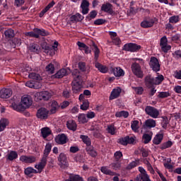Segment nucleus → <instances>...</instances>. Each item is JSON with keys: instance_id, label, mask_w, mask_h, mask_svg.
<instances>
[{"instance_id": "4c0bfd02", "label": "nucleus", "mask_w": 181, "mask_h": 181, "mask_svg": "<svg viewBox=\"0 0 181 181\" xmlns=\"http://www.w3.org/2000/svg\"><path fill=\"white\" fill-rule=\"evenodd\" d=\"M84 19V16H83L79 13H76L75 15L72 16L71 17V21H75V22H81Z\"/></svg>"}, {"instance_id": "5701e85b", "label": "nucleus", "mask_w": 181, "mask_h": 181, "mask_svg": "<svg viewBox=\"0 0 181 181\" xmlns=\"http://www.w3.org/2000/svg\"><path fill=\"white\" fill-rule=\"evenodd\" d=\"M9 125V119L6 118H2L0 119V132H3L6 129V127Z\"/></svg>"}, {"instance_id": "ddd939ff", "label": "nucleus", "mask_w": 181, "mask_h": 181, "mask_svg": "<svg viewBox=\"0 0 181 181\" xmlns=\"http://www.w3.org/2000/svg\"><path fill=\"white\" fill-rule=\"evenodd\" d=\"M57 46H59V42L55 41L52 47H45V53L49 54V56H54L56 52H57Z\"/></svg>"}, {"instance_id": "69168bd1", "label": "nucleus", "mask_w": 181, "mask_h": 181, "mask_svg": "<svg viewBox=\"0 0 181 181\" xmlns=\"http://www.w3.org/2000/svg\"><path fill=\"white\" fill-rule=\"evenodd\" d=\"M174 77L175 78H177V80H181V70L175 71L174 73Z\"/></svg>"}, {"instance_id": "473e14b6", "label": "nucleus", "mask_w": 181, "mask_h": 181, "mask_svg": "<svg viewBox=\"0 0 181 181\" xmlns=\"http://www.w3.org/2000/svg\"><path fill=\"white\" fill-rule=\"evenodd\" d=\"M60 106H59V103L57 101L54 100L51 103L50 112L51 114H56V111L59 110Z\"/></svg>"}, {"instance_id": "423d86ee", "label": "nucleus", "mask_w": 181, "mask_h": 181, "mask_svg": "<svg viewBox=\"0 0 181 181\" xmlns=\"http://www.w3.org/2000/svg\"><path fill=\"white\" fill-rule=\"evenodd\" d=\"M36 117L39 119H47L49 118V110L41 107L37 110Z\"/></svg>"}, {"instance_id": "9b49d317", "label": "nucleus", "mask_w": 181, "mask_h": 181, "mask_svg": "<svg viewBox=\"0 0 181 181\" xmlns=\"http://www.w3.org/2000/svg\"><path fill=\"white\" fill-rule=\"evenodd\" d=\"M20 161L23 163H27L30 165L36 162V156H21L20 157Z\"/></svg>"}, {"instance_id": "e2e57ef3", "label": "nucleus", "mask_w": 181, "mask_h": 181, "mask_svg": "<svg viewBox=\"0 0 181 181\" xmlns=\"http://www.w3.org/2000/svg\"><path fill=\"white\" fill-rule=\"evenodd\" d=\"M112 41V43H114V45H115L116 46H119V45H121V40L118 37L113 38Z\"/></svg>"}, {"instance_id": "0eeeda50", "label": "nucleus", "mask_w": 181, "mask_h": 181, "mask_svg": "<svg viewBox=\"0 0 181 181\" xmlns=\"http://www.w3.org/2000/svg\"><path fill=\"white\" fill-rule=\"evenodd\" d=\"M46 165H47V158L42 156L40 161L35 165V168L37 169V173H42L43 169L46 168Z\"/></svg>"}, {"instance_id": "1a4fd4ad", "label": "nucleus", "mask_w": 181, "mask_h": 181, "mask_svg": "<svg viewBox=\"0 0 181 181\" xmlns=\"http://www.w3.org/2000/svg\"><path fill=\"white\" fill-rule=\"evenodd\" d=\"M160 46L161 47L162 52L164 53H168V52L172 49V47L168 45V38L166 36H164L160 39Z\"/></svg>"}, {"instance_id": "c03bdc74", "label": "nucleus", "mask_w": 181, "mask_h": 181, "mask_svg": "<svg viewBox=\"0 0 181 181\" xmlns=\"http://www.w3.org/2000/svg\"><path fill=\"white\" fill-rule=\"evenodd\" d=\"M81 139H82L83 142L86 144L87 146H91V140L86 135H81Z\"/></svg>"}, {"instance_id": "6e6d98bb", "label": "nucleus", "mask_w": 181, "mask_h": 181, "mask_svg": "<svg viewBox=\"0 0 181 181\" xmlns=\"http://www.w3.org/2000/svg\"><path fill=\"white\" fill-rule=\"evenodd\" d=\"M4 35L6 37H13L15 36V33H13V30L8 29L5 31Z\"/></svg>"}, {"instance_id": "79ce46f5", "label": "nucleus", "mask_w": 181, "mask_h": 181, "mask_svg": "<svg viewBox=\"0 0 181 181\" xmlns=\"http://www.w3.org/2000/svg\"><path fill=\"white\" fill-rule=\"evenodd\" d=\"M68 180H69V181H84V180H83V177H80V175H74V174L70 175L69 179Z\"/></svg>"}, {"instance_id": "f704fd0d", "label": "nucleus", "mask_w": 181, "mask_h": 181, "mask_svg": "<svg viewBox=\"0 0 181 181\" xmlns=\"http://www.w3.org/2000/svg\"><path fill=\"white\" fill-rule=\"evenodd\" d=\"M51 151H52V144L47 143L45 146L42 156H44L45 158H47Z\"/></svg>"}, {"instance_id": "f8f14e48", "label": "nucleus", "mask_w": 181, "mask_h": 181, "mask_svg": "<svg viewBox=\"0 0 181 181\" xmlns=\"http://www.w3.org/2000/svg\"><path fill=\"white\" fill-rule=\"evenodd\" d=\"M136 139V137L135 136H127L125 137L119 139V144H120L121 145L127 146L128 144H134Z\"/></svg>"}, {"instance_id": "dca6fc26", "label": "nucleus", "mask_w": 181, "mask_h": 181, "mask_svg": "<svg viewBox=\"0 0 181 181\" xmlns=\"http://www.w3.org/2000/svg\"><path fill=\"white\" fill-rule=\"evenodd\" d=\"M155 25V21L153 18H145L141 23V26L144 29H148V28H152Z\"/></svg>"}, {"instance_id": "58836bf2", "label": "nucleus", "mask_w": 181, "mask_h": 181, "mask_svg": "<svg viewBox=\"0 0 181 181\" xmlns=\"http://www.w3.org/2000/svg\"><path fill=\"white\" fill-rule=\"evenodd\" d=\"M7 159L8 160H15V159H18V153L14 151H11L9 153L7 154Z\"/></svg>"}, {"instance_id": "3c124183", "label": "nucleus", "mask_w": 181, "mask_h": 181, "mask_svg": "<svg viewBox=\"0 0 181 181\" xmlns=\"http://www.w3.org/2000/svg\"><path fill=\"white\" fill-rule=\"evenodd\" d=\"M173 145V143L171 141H168L167 142L163 143L160 146V149H168V148H171Z\"/></svg>"}, {"instance_id": "c85d7f7f", "label": "nucleus", "mask_w": 181, "mask_h": 181, "mask_svg": "<svg viewBox=\"0 0 181 181\" xmlns=\"http://www.w3.org/2000/svg\"><path fill=\"white\" fill-rule=\"evenodd\" d=\"M66 127L70 131H76L77 129V123L74 120H68Z\"/></svg>"}, {"instance_id": "680f3d73", "label": "nucleus", "mask_w": 181, "mask_h": 181, "mask_svg": "<svg viewBox=\"0 0 181 181\" xmlns=\"http://www.w3.org/2000/svg\"><path fill=\"white\" fill-rule=\"evenodd\" d=\"M105 23V20L104 19H97L94 21V25H104Z\"/></svg>"}, {"instance_id": "39448f33", "label": "nucleus", "mask_w": 181, "mask_h": 181, "mask_svg": "<svg viewBox=\"0 0 181 181\" xmlns=\"http://www.w3.org/2000/svg\"><path fill=\"white\" fill-rule=\"evenodd\" d=\"M132 71L139 78H142L144 77V72L141 68V65L138 63H134L132 65Z\"/></svg>"}, {"instance_id": "7c9ffc66", "label": "nucleus", "mask_w": 181, "mask_h": 181, "mask_svg": "<svg viewBox=\"0 0 181 181\" xmlns=\"http://www.w3.org/2000/svg\"><path fill=\"white\" fill-rule=\"evenodd\" d=\"M163 140V134H158L153 139V144L154 145H159L162 141Z\"/></svg>"}, {"instance_id": "e433bc0d", "label": "nucleus", "mask_w": 181, "mask_h": 181, "mask_svg": "<svg viewBox=\"0 0 181 181\" xmlns=\"http://www.w3.org/2000/svg\"><path fill=\"white\" fill-rule=\"evenodd\" d=\"M102 173L104 175H109L110 176H115V173L108 169V167L103 166L100 168Z\"/></svg>"}, {"instance_id": "4468645a", "label": "nucleus", "mask_w": 181, "mask_h": 181, "mask_svg": "<svg viewBox=\"0 0 181 181\" xmlns=\"http://www.w3.org/2000/svg\"><path fill=\"white\" fill-rule=\"evenodd\" d=\"M150 66L153 71H159L160 70V65L159 61L155 57H152L150 61Z\"/></svg>"}, {"instance_id": "4d7b16f0", "label": "nucleus", "mask_w": 181, "mask_h": 181, "mask_svg": "<svg viewBox=\"0 0 181 181\" xmlns=\"http://www.w3.org/2000/svg\"><path fill=\"white\" fill-rule=\"evenodd\" d=\"M138 163H139V160L130 163L127 166V169H134V168H136V166H138Z\"/></svg>"}, {"instance_id": "5fc2aeb1", "label": "nucleus", "mask_w": 181, "mask_h": 181, "mask_svg": "<svg viewBox=\"0 0 181 181\" xmlns=\"http://www.w3.org/2000/svg\"><path fill=\"white\" fill-rule=\"evenodd\" d=\"M180 19L179 18V16H173L170 17L169 23H177Z\"/></svg>"}, {"instance_id": "f03ea898", "label": "nucleus", "mask_w": 181, "mask_h": 181, "mask_svg": "<svg viewBox=\"0 0 181 181\" xmlns=\"http://www.w3.org/2000/svg\"><path fill=\"white\" fill-rule=\"evenodd\" d=\"M33 100H32V97L29 95H23L21 98V103L16 105V103H12L11 107L15 111H18L21 112L22 111H25L26 108H29L30 105H32Z\"/></svg>"}, {"instance_id": "09e8293b", "label": "nucleus", "mask_w": 181, "mask_h": 181, "mask_svg": "<svg viewBox=\"0 0 181 181\" xmlns=\"http://www.w3.org/2000/svg\"><path fill=\"white\" fill-rule=\"evenodd\" d=\"M81 103L82 105H81V110H83V111H87V110H88V107H90V103L88 102V100Z\"/></svg>"}, {"instance_id": "2eb2a0df", "label": "nucleus", "mask_w": 181, "mask_h": 181, "mask_svg": "<svg viewBox=\"0 0 181 181\" xmlns=\"http://www.w3.org/2000/svg\"><path fill=\"white\" fill-rule=\"evenodd\" d=\"M58 160L59 162V165L61 168H67L69 166L66 154L61 153L58 157Z\"/></svg>"}, {"instance_id": "cd10ccee", "label": "nucleus", "mask_w": 181, "mask_h": 181, "mask_svg": "<svg viewBox=\"0 0 181 181\" xmlns=\"http://www.w3.org/2000/svg\"><path fill=\"white\" fill-rule=\"evenodd\" d=\"M101 11L107 13H112V5L110 3H106L102 5Z\"/></svg>"}, {"instance_id": "8fccbe9b", "label": "nucleus", "mask_w": 181, "mask_h": 181, "mask_svg": "<svg viewBox=\"0 0 181 181\" xmlns=\"http://www.w3.org/2000/svg\"><path fill=\"white\" fill-rule=\"evenodd\" d=\"M78 122H80L81 124H86V122H87V118L86 117V115L84 114H80L78 116Z\"/></svg>"}, {"instance_id": "ea45409f", "label": "nucleus", "mask_w": 181, "mask_h": 181, "mask_svg": "<svg viewBox=\"0 0 181 181\" xmlns=\"http://www.w3.org/2000/svg\"><path fill=\"white\" fill-rule=\"evenodd\" d=\"M115 117L117 118H121V117H123V118H128L129 117V113L127 111H120V112H117L115 113Z\"/></svg>"}, {"instance_id": "2f4dec72", "label": "nucleus", "mask_w": 181, "mask_h": 181, "mask_svg": "<svg viewBox=\"0 0 181 181\" xmlns=\"http://www.w3.org/2000/svg\"><path fill=\"white\" fill-rule=\"evenodd\" d=\"M56 3H54V1H52L51 3H49L40 13V18H42V16L50 9L51 8H53L54 6Z\"/></svg>"}, {"instance_id": "603ef678", "label": "nucleus", "mask_w": 181, "mask_h": 181, "mask_svg": "<svg viewBox=\"0 0 181 181\" xmlns=\"http://www.w3.org/2000/svg\"><path fill=\"white\" fill-rule=\"evenodd\" d=\"M116 129H117L115 128V127H114V125H110L107 128V131L108 134H110V135H115Z\"/></svg>"}, {"instance_id": "9d476101", "label": "nucleus", "mask_w": 181, "mask_h": 181, "mask_svg": "<svg viewBox=\"0 0 181 181\" xmlns=\"http://www.w3.org/2000/svg\"><path fill=\"white\" fill-rule=\"evenodd\" d=\"M124 50L132 52H139V50H141V45L135 43H128L124 45Z\"/></svg>"}, {"instance_id": "4be33fe9", "label": "nucleus", "mask_w": 181, "mask_h": 181, "mask_svg": "<svg viewBox=\"0 0 181 181\" xmlns=\"http://www.w3.org/2000/svg\"><path fill=\"white\" fill-rule=\"evenodd\" d=\"M112 71L115 77H124L125 76V71L119 66L112 68Z\"/></svg>"}, {"instance_id": "a19ab883", "label": "nucleus", "mask_w": 181, "mask_h": 181, "mask_svg": "<svg viewBox=\"0 0 181 181\" xmlns=\"http://www.w3.org/2000/svg\"><path fill=\"white\" fill-rule=\"evenodd\" d=\"M131 128L134 132H138L139 129V122L138 120H134L131 123Z\"/></svg>"}, {"instance_id": "aec40b11", "label": "nucleus", "mask_w": 181, "mask_h": 181, "mask_svg": "<svg viewBox=\"0 0 181 181\" xmlns=\"http://www.w3.org/2000/svg\"><path fill=\"white\" fill-rule=\"evenodd\" d=\"M121 93H122V89H121V88L117 87L114 88L110 95V100H115V98H118L121 95Z\"/></svg>"}, {"instance_id": "393cba45", "label": "nucleus", "mask_w": 181, "mask_h": 181, "mask_svg": "<svg viewBox=\"0 0 181 181\" xmlns=\"http://www.w3.org/2000/svg\"><path fill=\"white\" fill-rule=\"evenodd\" d=\"M34 34V37L36 39H39V36H47V33L44 30H40L39 28H35L33 31Z\"/></svg>"}, {"instance_id": "f257e3e1", "label": "nucleus", "mask_w": 181, "mask_h": 181, "mask_svg": "<svg viewBox=\"0 0 181 181\" xmlns=\"http://www.w3.org/2000/svg\"><path fill=\"white\" fill-rule=\"evenodd\" d=\"M74 81L72 82V91L74 94H79L83 91V77L80 76L78 69H75L72 72Z\"/></svg>"}, {"instance_id": "6e6552de", "label": "nucleus", "mask_w": 181, "mask_h": 181, "mask_svg": "<svg viewBox=\"0 0 181 181\" xmlns=\"http://www.w3.org/2000/svg\"><path fill=\"white\" fill-rule=\"evenodd\" d=\"M145 111L146 114L151 117V118H158L159 117V110L153 107L147 106Z\"/></svg>"}, {"instance_id": "7ed1b4c3", "label": "nucleus", "mask_w": 181, "mask_h": 181, "mask_svg": "<svg viewBox=\"0 0 181 181\" xmlns=\"http://www.w3.org/2000/svg\"><path fill=\"white\" fill-rule=\"evenodd\" d=\"M164 77L163 75H158L155 78H152L151 76H147L145 78V83L146 87L151 88L153 87V86H159L163 81Z\"/></svg>"}, {"instance_id": "37998d69", "label": "nucleus", "mask_w": 181, "mask_h": 181, "mask_svg": "<svg viewBox=\"0 0 181 181\" xmlns=\"http://www.w3.org/2000/svg\"><path fill=\"white\" fill-rule=\"evenodd\" d=\"M24 173H25V175H26L27 176H30L32 173H35V174L37 173V170H35V168L32 167H28L25 169Z\"/></svg>"}, {"instance_id": "a211bd4d", "label": "nucleus", "mask_w": 181, "mask_h": 181, "mask_svg": "<svg viewBox=\"0 0 181 181\" xmlns=\"http://www.w3.org/2000/svg\"><path fill=\"white\" fill-rule=\"evenodd\" d=\"M55 141L59 145H64V144H67V136L64 134H58L55 137Z\"/></svg>"}, {"instance_id": "6ab92c4d", "label": "nucleus", "mask_w": 181, "mask_h": 181, "mask_svg": "<svg viewBox=\"0 0 181 181\" xmlns=\"http://www.w3.org/2000/svg\"><path fill=\"white\" fill-rule=\"evenodd\" d=\"M70 73V69H62L59 71H57L52 77L55 78H62L64 76H67Z\"/></svg>"}, {"instance_id": "a878e982", "label": "nucleus", "mask_w": 181, "mask_h": 181, "mask_svg": "<svg viewBox=\"0 0 181 181\" xmlns=\"http://www.w3.org/2000/svg\"><path fill=\"white\" fill-rule=\"evenodd\" d=\"M95 67L98 69V71L100 73L105 74L108 72V67L101 64L100 62H95Z\"/></svg>"}, {"instance_id": "052dcab7", "label": "nucleus", "mask_w": 181, "mask_h": 181, "mask_svg": "<svg viewBox=\"0 0 181 181\" xmlns=\"http://www.w3.org/2000/svg\"><path fill=\"white\" fill-rule=\"evenodd\" d=\"M164 168L168 170L173 169V166L170 164V160H168L167 162L164 163Z\"/></svg>"}, {"instance_id": "13d9d810", "label": "nucleus", "mask_w": 181, "mask_h": 181, "mask_svg": "<svg viewBox=\"0 0 181 181\" xmlns=\"http://www.w3.org/2000/svg\"><path fill=\"white\" fill-rule=\"evenodd\" d=\"M111 166L114 170H119V169H121V163H119V162L113 163L111 164Z\"/></svg>"}, {"instance_id": "c756f323", "label": "nucleus", "mask_w": 181, "mask_h": 181, "mask_svg": "<svg viewBox=\"0 0 181 181\" xmlns=\"http://www.w3.org/2000/svg\"><path fill=\"white\" fill-rule=\"evenodd\" d=\"M78 66L79 70L83 73H90V69L86 65V62H81L78 63Z\"/></svg>"}, {"instance_id": "0e129e2a", "label": "nucleus", "mask_w": 181, "mask_h": 181, "mask_svg": "<svg viewBox=\"0 0 181 181\" xmlns=\"http://www.w3.org/2000/svg\"><path fill=\"white\" fill-rule=\"evenodd\" d=\"M25 4V0H15L14 1V5L16 6H22V5Z\"/></svg>"}, {"instance_id": "72a5a7b5", "label": "nucleus", "mask_w": 181, "mask_h": 181, "mask_svg": "<svg viewBox=\"0 0 181 181\" xmlns=\"http://www.w3.org/2000/svg\"><path fill=\"white\" fill-rule=\"evenodd\" d=\"M145 126L147 128H155L156 127V121L153 119H148L145 122Z\"/></svg>"}, {"instance_id": "49530a36", "label": "nucleus", "mask_w": 181, "mask_h": 181, "mask_svg": "<svg viewBox=\"0 0 181 181\" xmlns=\"http://www.w3.org/2000/svg\"><path fill=\"white\" fill-rule=\"evenodd\" d=\"M28 77L33 80H37V81H40V80H42V76L36 73L29 74Z\"/></svg>"}, {"instance_id": "774afa93", "label": "nucleus", "mask_w": 181, "mask_h": 181, "mask_svg": "<svg viewBox=\"0 0 181 181\" xmlns=\"http://www.w3.org/2000/svg\"><path fill=\"white\" fill-rule=\"evenodd\" d=\"M141 180L142 181H151V178H149V175L148 174H144L141 175Z\"/></svg>"}, {"instance_id": "bf43d9fd", "label": "nucleus", "mask_w": 181, "mask_h": 181, "mask_svg": "<svg viewBox=\"0 0 181 181\" xmlns=\"http://www.w3.org/2000/svg\"><path fill=\"white\" fill-rule=\"evenodd\" d=\"M136 94L141 95L144 93V88L142 87H133Z\"/></svg>"}, {"instance_id": "338daca9", "label": "nucleus", "mask_w": 181, "mask_h": 181, "mask_svg": "<svg viewBox=\"0 0 181 181\" xmlns=\"http://www.w3.org/2000/svg\"><path fill=\"white\" fill-rule=\"evenodd\" d=\"M122 156V152L121 151H116L115 153V158L117 160H119L121 159V157Z\"/></svg>"}, {"instance_id": "de8ad7c7", "label": "nucleus", "mask_w": 181, "mask_h": 181, "mask_svg": "<svg viewBox=\"0 0 181 181\" xmlns=\"http://www.w3.org/2000/svg\"><path fill=\"white\" fill-rule=\"evenodd\" d=\"M30 50L33 53H39L40 50V47L36 44H33L32 45L30 46Z\"/></svg>"}, {"instance_id": "c9c22d12", "label": "nucleus", "mask_w": 181, "mask_h": 181, "mask_svg": "<svg viewBox=\"0 0 181 181\" xmlns=\"http://www.w3.org/2000/svg\"><path fill=\"white\" fill-rule=\"evenodd\" d=\"M86 149L87 153H88V155H90L93 158H95V156H97V151L94 150V147L91 146H88Z\"/></svg>"}, {"instance_id": "f3484780", "label": "nucleus", "mask_w": 181, "mask_h": 181, "mask_svg": "<svg viewBox=\"0 0 181 181\" xmlns=\"http://www.w3.org/2000/svg\"><path fill=\"white\" fill-rule=\"evenodd\" d=\"M90 2L87 0H82L81 4V8L82 9L81 13L83 15H87L90 11Z\"/></svg>"}, {"instance_id": "b1692460", "label": "nucleus", "mask_w": 181, "mask_h": 181, "mask_svg": "<svg viewBox=\"0 0 181 181\" xmlns=\"http://www.w3.org/2000/svg\"><path fill=\"white\" fill-rule=\"evenodd\" d=\"M153 135V133H152V132L144 134L142 136V141L144 144H149L151 141H152Z\"/></svg>"}, {"instance_id": "412c9836", "label": "nucleus", "mask_w": 181, "mask_h": 181, "mask_svg": "<svg viewBox=\"0 0 181 181\" xmlns=\"http://www.w3.org/2000/svg\"><path fill=\"white\" fill-rule=\"evenodd\" d=\"M12 95V90L3 88L0 90V98H9Z\"/></svg>"}, {"instance_id": "bb28decb", "label": "nucleus", "mask_w": 181, "mask_h": 181, "mask_svg": "<svg viewBox=\"0 0 181 181\" xmlns=\"http://www.w3.org/2000/svg\"><path fill=\"white\" fill-rule=\"evenodd\" d=\"M52 134V130L49 127H43L41 129V136L46 139L47 136Z\"/></svg>"}, {"instance_id": "a18cd8bd", "label": "nucleus", "mask_w": 181, "mask_h": 181, "mask_svg": "<svg viewBox=\"0 0 181 181\" xmlns=\"http://www.w3.org/2000/svg\"><path fill=\"white\" fill-rule=\"evenodd\" d=\"M45 70L48 73V74H53L54 73V65L52 63L49 64L45 67Z\"/></svg>"}, {"instance_id": "20e7f679", "label": "nucleus", "mask_w": 181, "mask_h": 181, "mask_svg": "<svg viewBox=\"0 0 181 181\" xmlns=\"http://www.w3.org/2000/svg\"><path fill=\"white\" fill-rule=\"evenodd\" d=\"M52 95L53 93L47 90L37 92L35 94V97L38 101H42V100H43V101H49L52 98Z\"/></svg>"}, {"instance_id": "864d4df0", "label": "nucleus", "mask_w": 181, "mask_h": 181, "mask_svg": "<svg viewBox=\"0 0 181 181\" xmlns=\"http://www.w3.org/2000/svg\"><path fill=\"white\" fill-rule=\"evenodd\" d=\"M158 97V98H168V97H170V93L169 92H159Z\"/></svg>"}]
</instances>
